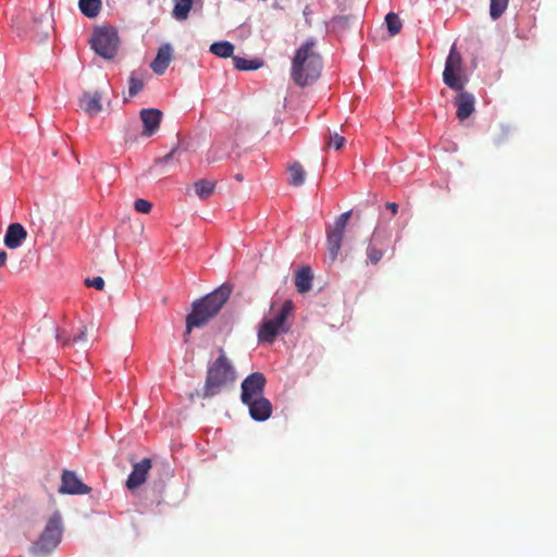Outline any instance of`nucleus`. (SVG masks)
I'll use <instances>...</instances> for the list:
<instances>
[{"label": "nucleus", "instance_id": "27", "mask_svg": "<svg viewBox=\"0 0 557 557\" xmlns=\"http://www.w3.org/2000/svg\"><path fill=\"white\" fill-rule=\"evenodd\" d=\"M289 173H290L289 183L293 186H300L304 184L305 178H306V172L300 163H298V162L293 163L289 166Z\"/></svg>", "mask_w": 557, "mask_h": 557}, {"label": "nucleus", "instance_id": "5", "mask_svg": "<svg viewBox=\"0 0 557 557\" xmlns=\"http://www.w3.org/2000/svg\"><path fill=\"white\" fill-rule=\"evenodd\" d=\"M62 531L61 515L54 512L49 518L38 541L34 544L33 550L36 554H48L52 552L61 542Z\"/></svg>", "mask_w": 557, "mask_h": 557}, {"label": "nucleus", "instance_id": "14", "mask_svg": "<svg viewBox=\"0 0 557 557\" xmlns=\"http://www.w3.org/2000/svg\"><path fill=\"white\" fill-rule=\"evenodd\" d=\"M54 331L55 339L61 343L63 348H75L78 346L79 348L85 349L87 347L88 338L86 325H83L78 334L73 337L66 335L64 331H61L58 327Z\"/></svg>", "mask_w": 557, "mask_h": 557}, {"label": "nucleus", "instance_id": "36", "mask_svg": "<svg viewBox=\"0 0 557 557\" xmlns=\"http://www.w3.org/2000/svg\"><path fill=\"white\" fill-rule=\"evenodd\" d=\"M8 260V253L2 250L0 251V267H3Z\"/></svg>", "mask_w": 557, "mask_h": 557}, {"label": "nucleus", "instance_id": "31", "mask_svg": "<svg viewBox=\"0 0 557 557\" xmlns=\"http://www.w3.org/2000/svg\"><path fill=\"white\" fill-rule=\"evenodd\" d=\"M346 140L338 133H331L326 140L327 146H333L336 150H339L344 147Z\"/></svg>", "mask_w": 557, "mask_h": 557}, {"label": "nucleus", "instance_id": "4", "mask_svg": "<svg viewBox=\"0 0 557 557\" xmlns=\"http://www.w3.org/2000/svg\"><path fill=\"white\" fill-rule=\"evenodd\" d=\"M293 309L292 300H286L274 318L263 320L258 331L259 342L272 344L280 333H286L288 331L286 320Z\"/></svg>", "mask_w": 557, "mask_h": 557}, {"label": "nucleus", "instance_id": "16", "mask_svg": "<svg viewBox=\"0 0 557 557\" xmlns=\"http://www.w3.org/2000/svg\"><path fill=\"white\" fill-rule=\"evenodd\" d=\"M27 238V231L21 223H12L8 226L3 243L9 249H16Z\"/></svg>", "mask_w": 557, "mask_h": 557}, {"label": "nucleus", "instance_id": "2", "mask_svg": "<svg viewBox=\"0 0 557 557\" xmlns=\"http://www.w3.org/2000/svg\"><path fill=\"white\" fill-rule=\"evenodd\" d=\"M236 380V369L221 348L219 357L208 366L201 397L212 398L231 388Z\"/></svg>", "mask_w": 557, "mask_h": 557}, {"label": "nucleus", "instance_id": "37", "mask_svg": "<svg viewBox=\"0 0 557 557\" xmlns=\"http://www.w3.org/2000/svg\"><path fill=\"white\" fill-rule=\"evenodd\" d=\"M235 178H236L238 182H242V181L244 180L242 174H236V175H235Z\"/></svg>", "mask_w": 557, "mask_h": 557}, {"label": "nucleus", "instance_id": "18", "mask_svg": "<svg viewBox=\"0 0 557 557\" xmlns=\"http://www.w3.org/2000/svg\"><path fill=\"white\" fill-rule=\"evenodd\" d=\"M173 49L170 44L162 45L150 67L157 75H162L166 71L172 60Z\"/></svg>", "mask_w": 557, "mask_h": 557}, {"label": "nucleus", "instance_id": "7", "mask_svg": "<svg viewBox=\"0 0 557 557\" xmlns=\"http://www.w3.org/2000/svg\"><path fill=\"white\" fill-rule=\"evenodd\" d=\"M90 42L97 54L111 60L117 53L120 38L115 28L102 27L95 29Z\"/></svg>", "mask_w": 557, "mask_h": 557}, {"label": "nucleus", "instance_id": "3", "mask_svg": "<svg viewBox=\"0 0 557 557\" xmlns=\"http://www.w3.org/2000/svg\"><path fill=\"white\" fill-rule=\"evenodd\" d=\"M231 294L232 286L225 283L195 301L193 304V311L186 318V333L189 334L195 327H201L213 318L227 301Z\"/></svg>", "mask_w": 557, "mask_h": 557}, {"label": "nucleus", "instance_id": "10", "mask_svg": "<svg viewBox=\"0 0 557 557\" xmlns=\"http://www.w3.org/2000/svg\"><path fill=\"white\" fill-rule=\"evenodd\" d=\"M388 244V238L385 235L374 231L369 245L367 247V258L372 264H377L383 258Z\"/></svg>", "mask_w": 557, "mask_h": 557}, {"label": "nucleus", "instance_id": "26", "mask_svg": "<svg viewBox=\"0 0 557 557\" xmlns=\"http://www.w3.org/2000/svg\"><path fill=\"white\" fill-rule=\"evenodd\" d=\"M233 64L238 71H253L258 70L262 65V62L257 59L247 60L242 57H233Z\"/></svg>", "mask_w": 557, "mask_h": 557}, {"label": "nucleus", "instance_id": "25", "mask_svg": "<svg viewBox=\"0 0 557 557\" xmlns=\"http://www.w3.org/2000/svg\"><path fill=\"white\" fill-rule=\"evenodd\" d=\"M327 235V250L331 261H335L339 253L343 237L326 232Z\"/></svg>", "mask_w": 557, "mask_h": 557}, {"label": "nucleus", "instance_id": "23", "mask_svg": "<svg viewBox=\"0 0 557 557\" xmlns=\"http://www.w3.org/2000/svg\"><path fill=\"white\" fill-rule=\"evenodd\" d=\"M79 10L87 17H96L101 9V0H79Z\"/></svg>", "mask_w": 557, "mask_h": 557}, {"label": "nucleus", "instance_id": "24", "mask_svg": "<svg viewBox=\"0 0 557 557\" xmlns=\"http://www.w3.org/2000/svg\"><path fill=\"white\" fill-rule=\"evenodd\" d=\"M234 45L230 41H216L210 46V52L220 58H230L234 52Z\"/></svg>", "mask_w": 557, "mask_h": 557}, {"label": "nucleus", "instance_id": "21", "mask_svg": "<svg viewBox=\"0 0 557 557\" xmlns=\"http://www.w3.org/2000/svg\"><path fill=\"white\" fill-rule=\"evenodd\" d=\"M195 193L200 199H207L215 189V182L209 180H199L194 184Z\"/></svg>", "mask_w": 557, "mask_h": 557}, {"label": "nucleus", "instance_id": "33", "mask_svg": "<svg viewBox=\"0 0 557 557\" xmlns=\"http://www.w3.org/2000/svg\"><path fill=\"white\" fill-rule=\"evenodd\" d=\"M178 152V147H174L169 153H166L164 157H161V158H157L154 160V163L156 164H169L171 163L175 156L177 154Z\"/></svg>", "mask_w": 557, "mask_h": 557}, {"label": "nucleus", "instance_id": "19", "mask_svg": "<svg viewBox=\"0 0 557 557\" xmlns=\"http://www.w3.org/2000/svg\"><path fill=\"white\" fill-rule=\"evenodd\" d=\"M313 273L309 267H302L296 272L295 286L300 294L308 293L312 287Z\"/></svg>", "mask_w": 557, "mask_h": 557}, {"label": "nucleus", "instance_id": "17", "mask_svg": "<svg viewBox=\"0 0 557 557\" xmlns=\"http://www.w3.org/2000/svg\"><path fill=\"white\" fill-rule=\"evenodd\" d=\"M102 94L99 91L84 92L79 98L78 104L81 109L89 116H96L102 110Z\"/></svg>", "mask_w": 557, "mask_h": 557}, {"label": "nucleus", "instance_id": "1", "mask_svg": "<svg viewBox=\"0 0 557 557\" xmlns=\"http://www.w3.org/2000/svg\"><path fill=\"white\" fill-rule=\"evenodd\" d=\"M322 58L315 49V41L308 39L297 50L292 61L290 76L296 85L313 84L321 75Z\"/></svg>", "mask_w": 557, "mask_h": 557}, {"label": "nucleus", "instance_id": "11", "mask_svg": "<svg viewBox=\"0 0 557 557\" xmlns=\"http://www.w3.org/2000/svg\"><path fill=\"white\" fill-rule=\"evenodd\" d=\"M152 467L150 458H144L139 462L133 465V470L126 480V486L128 490L133 491L140 485H143L147 475Z\"/></svg>", "mask_w": 557, "mask_h": 557}, {"label": "nucleus", "instance_id": "20", "mask_svg": "<svg viewBox=\"0 0 557 557\" xmlns=\"http://www.w3.org/2000/svg\"><path fill=\"white\" fill-rule=\"evenodd\" d=\"M351 213V210L342 213L339 216H337L333 226L327 227L326 232L332 233L334 235H338L344 238L345 228L349 222Z\"/></svg>", "mask_w": 557, "mask_h": 557}, {"label": "nucleus", "instance_id": "8", "mask_svg": "<svg viewBox=\"0 0 557 557\" xmlns=\"http://www.w3.org/2000/svg\"><path fill=\"white\" fill-rule=\"evenodd\" d=\"M267 384V379L261 372H253L249 374L242 382V394L240 399L242 403H248L253 398H259L263 396L264 388Z\"/></svg>", "mask_w": 557, "mask_h": 557}, {"label": "nucleus", "instance_id": "6", "mask_svg": "<svg viewBox=\"0 0 557 557\" xmlns=\"http://www.w3.org/2000/svg\"><path fill=\"white\" fill-rule=\"evenodd\" d=\"M462 72V57L454 44L445 62L443 72L444 84L454 90L463 89L468 78Z\"/></svg>", "mask_w": 557, "mask_h": 557}, {"label": "nucleus", "instance_id": "35", "mask_svg": "<svg viewBox=\"0 0 557 557\" xmlns=\"http://www.w3.org/2000/svg\"><path fill=\"white\" fill-rule=\"evenodd\" d=\"M385 208L389 210L393 215H396L398 212V205L396 202H386Z\"/></svg>", "mask_w": 557, "mask_h": 557}, {"label": "nucleus", "instance_id": "29", "mask_svg": "<svg viewBox=\"0 0 557 557\" xmlns=\"http://www.w3.org/2000/svg\"><path fill=\"white\" fill-rule=\"evenodd\" d=\"M385 23H386V26H387V29H388V33L391 36H396L397 34L400 33L403 24L396 13L389 12L385 16Z\"/></svg>", "mask_w": 557, "mask_h": 557}, {"label": "nucleus", "instance_id": "12", "mask_svg": "<svg viewBox=\"0 0 557 557\" xmlns=\"http://www.w3.org/2000/svg\"><path fill=\"white\" fill-rule=\"evenodd\" d=\"M162 115L159 109L151 108L140 111L139 116L144 125L143 135L145 137H151L159 131Z\"/></svg>", "mask_w": 557, "mask_h": 557}, {"label": "nucleus", "instance_id": "28", "mask_svg": "<svg viewBox=\"0 0 557 557\" xmlns=\"http://www.w3.org/2000/svg\"><path fill=\"white\" fill-rule=\"evenodd\" d=\"M144 87V75L141 73L132 72L128 78V95L136 96Z\"/></svg>", "mask_w": 557, "mask_h": 557}, {"label": "nucleus", "instance_id": "22", "mask_svg": "<svg viewBox=\"0 0 557 557\" xmlns=\"http://www.w3.org/2000/svg\"><path fill=\"white\" fill-rule=\"evenodd\" d=\"M194 0H174L173 17L184 21L188 17Z\"/></svg>", "mask_w": 557, "mask_h": 557}, {"label": "nucleus", "instance_id": "15", "mask_svg": "<svg viewBox=\"0 0 557 557\" xmlns=\"http://www.w3.org/2000/svg\"><path fill=\"white\" fill-rule=\"evenodd\" d=\"M458 95L455 98L457 107L456 115L460 121L468 119L474 111V96L463 89L457 90Z\"/></svg>", "mask_w": 557, "mask_h": 557}, {"label": "nucleus", "instance_id": "13", "mask_svg": "<svg viewBox=\"0 0 557 557\" xmlns=\"http://www.w3.org/2000/svg\"><path fill=\"white\" fill-rule=\"evenodd\" d=\"M243 404L248 407L250 417L256 421H265L271 417L272 405L264 396Z\"/></svg>", "mask_w": 557, "mask_h": 557}, {"label": "nucleus", "instance_id": "34", "mask_svg": "<svg viewBox=\"0 0 557 557\" xmlns=\"http://www.w3.org/2000/svg\"><path fill=\"white\" fill-rule=\"evenodd\" d=\"M85 284L88 287H94L97 290H102L104 288V281L101 276H96L92 278H86Z\"/></svg>", "mask_w": 557, "mask_h": 557}, {"label": "nucleus", "instance_id": "30", "mask_svg": "<svg viewBox=\"0 0 557 557\" xmlns=\"http://www.w3.org/2000/svg\"><path fill=\"white\" fill-rule=\"evenodd\" d=\"M509 0H491L490 15L493 20H496L503 15L508 7Z\"/></svg>", "mask_w": 557, "mask_h": 557}, {"label": "nucleus", "instance_id": "32", "mask_svg": "<svg viewBox=\"0 0 557 557\" xmlns=\"http://www.w3.org/2000/svg\"><path fill=\"white\" fill-rule=\"evenodd\" d=\"M134 208L137 212L149 213L151 211L152 205L148 200L140 198L135 200Z\"/></svg>", "mask_w": 557, "mask_h": 557}, {"label": "nucleus", "instance_id": "9", "mask_svg": "<svg viewBox=\"0 0 557 557\" xmlns=\"http://www.w3.org/2000/svg\"><path fill=\"white\" fill-rule=\"evenodd\" d=\"M61 486L59 493L61 494H88L90 487L84 484L75 474L70 470H64L61 478Z\"/></svg>", "mask_w": 557, "mask_h": 557}]
</instances>
